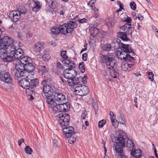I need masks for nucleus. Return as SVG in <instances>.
Segmentation results:
<instances>
[{"mask_svg": "<svg viewBox=\"0 0 158 158\" xmlns=\"http://www.w3.org/2000/svg\"><path fill=\"white\" fill-rule=\"evenodd\" d=\"M51 96L50 97H45L46 99V102L48 104V107L51 109L52 110L57 112V111L61 113L67 112L69 110L70 106L69 103L68 102H66L63 104L58 105L53 100Z\"/></svg>", "mask_w": 158, "mask_h": 158, "instance_id": "f257e3e1", "label": "nucleus"}, {"mask_svg": "<svg viewBox=\"0 0 158 158\" xmlns=\"http://www.w3.org/2000/svg\"><path fill=\"white\" fill-rule=\"evenodd\" d=\"M15 69L16 71L15 73L16 77L19 78L23 76H29V74L33 75L34 74V70L30 69L26 64L19 62L18 60L16 61Z\"/></svg>", "mask_w": 158, "mask_h": 158, "instance_id": "f03ea898", "label": "nucleus"}, {"mask_svg": "<svg viewBox=\"0 0 158 158\" xmlns=\"http://www.w3.org/2000/svg\"><path fill=\"white\" fill-rule=\"evenodd\" d=\"M44 79L41 82V84L44 87L43 90L44 94L42 96L44 98H50L53 95L55 89L54 86H51L48 84L52 81V78L51 75L48 74H47L46 75L44 74Z\"/></svg>", "mask_w": 158, "mask_h": 158, "instance_id": "7ed1b4c3", "label": "nucleus"}, {"mask_svg": "<svg viewBox=\"0 0 158 158\" xmlns=\"http://www.w3.org/2000/svg\"><path fill=\"white\" fill-rule=\"evenodd\" d=\"M115 56L112 53L103 54L99 57V61L102 63H105L108 69L116 68L117 63L115 60Z\"/></svg>", "mask_w": 158, "mask_h": 158, "instance_id": "20e7f679", "label": "nucleus"}, {"mask_svg": "<svg viewBox=\"0 0 158 158\" xmlns=\"http://www.w3.org/2000/svg\"><path fill=\"white\" fill-rule=\"evenodd\" d=\"M24 53L23 51L22 48H17L15 50V52L14 54L11 56H7L5 57L2 58L3 61L5 62H11L15 60H17L19 59L22 56H23Z\"/></svg>", "mask_w": 158, "mask_h": 158, "instance_id": "39448f33", "label": "nucleus"}, {"mask_svg": "<svg viewBox=\"0 0 158 158\" xmlns=\"http://www.w3.org/2000/svg\"><path fill=\"white\" fill-rule=\"evenodd\" d=\"M14 42L10 44L6 48L3 49L2 51H0V55H1L0 56L1 59H2V58L6 57L7 56H11L13 55L14 54H15L14 53L17 48L16 46L15 47L13 45Z\"/></svg>", "mask_w": 158, "mask_h": 158, "instance_id": "423d86ee", "label": "nucleus"}, {"mask_svg": "<svg viewBox=\"0 0 158 158\" xmlns=\"http://www.w3.org/2000/svg\"><path fill=\"white\" fill-rule=\"evenodd\" d=\"M14 41L12 37L5 36L2 38L1 35H0V51L6 48Z\"/></svg>", "mask_w": 158, "mask_h": 158, "instance_id": "0eeeda50", "label": "nucleus"}, {"mask_svg": "<svg viewBox=\"0 0 158 158\" xmlns=\"http://www.w3.org/2000/svg\"><path fill=\"white\" fill-rule=\"evenodd\" d=\"M89 89L87 86L80 84V85L75 87L74 92L76 94L80 96H84L87 94Z\"/></svg>", "mask_w": 158, "mask_h": 158, "instance_id": "6e6552de", "label": "nucleus"}, {"mask_svg": "<svg viewBox=\"0 0 158 158\" xmlns=\"http://www.w3.org/2000/svg\"><path fill=\"white\" fill-rule=\"evenodd\" d=\"M29 76H23L25 78L22 79L19 82V85L23 88L25 89L26 94H29V89L30 85V79Z\"/></svg>", "mask_w": 158, "mask_h": 158, "instance_id": "1a4fd4ad", "label": "nucleus"}, {"mask_svg": "<svg viewBox=\"0 0 158 158\" xmlns=\"http://www.w3.org/2000/svg\"><path fill=\"white\" fill-rule=\"evenodd\" d=\"M1 81L8 85H13V80L11 74L5 71L1 75Z\"/></svg>", "mask_w": 158, "mask_h": 158, "instance_id": "9d476101", "label": "nucleus"}, {"mask_svg": "<svg viewBox=\"0 0 158 158\" xmlns=\"http://www.w3.org/2000/svg\"><path fill=\"white\" fill-rule=\"evenodd\" d=\"M73 71L74 72V74H71V77H70L69 80H67L66 81L68 84L70 86H74L75 85H79L80 83V78L79 77H77L75 79L74 78L76 77L77 75V72L75 70H73Z\"/></svg>", "mask_w": 158, "mask_h": 158, "instance_id": "9b49d317", "label": "nucleus"}, {"mask_svg": "<svg viewBox=\"0 0 158 158\" xmlns=\"http://www.w3.org/2000/svg\"><path fill=\"white\" fill-rule=\"evenodd\" d=\"M61 128L62 132L66 139L68 138L69 136H72V134L76 133L74 131V128L72 126H70L69 125H63Z\"/></svg>", "mask_w": 158, "mask_h": 158, "instance_id": "f8f14e48", "label": "nucleus"}, {"mask_svg": "<svg viewBox=\"0 0 158 158\" xmlns=\"http://www.w3.org/2000/svg\"><path fill=\"white\" fill-rule=\"evenodd\" d=\"M132 26L131 24H125L123 26H119V28L122 29L127 35H130L131 36L135 29L134 27Z\"/></svg>", "mask_w": 158, "mask_h": 158, "instance_id": "ddd939ff", "label": "nucleus"}, {"mask_svg": "<svg viewBox=\"0 0 158 158\" xmlns=\"http://www.w3.org/2000/svg\"><path fill=\"white\" fill-rule=\"evenodd\" d=\"M17 60L19 61V62L26 64L27 65V66H29L30 69L35 70V67L32 64V60L31 58L28 56H23L22 58H21L20 60L19 59Z\"/></svg>", "mask_w": 158, "mask_h": 158, "instance_id": "4468645a", "label": "nucleus"}, {"mask_svg": "<svg viewBox=\"0 0 158 158\" xmlns=\"http://www.w3.org/2000/svg\"><path fill=\"white\" fill-rule=\"evenodd\" d=\"M64 26L66 27V33H72L74 29L77 28V24L76 23V21H68L67 23H64ZM64 26V25H63Z\"/></svg>", "mask_w": 158, "mask_h": 158, "instance_id": "2eb2a0df", "label": "nucleus"}, {"mask_svg": "<svg viewBox=\"0 0 158 158\" xmlns=\"http://www.w3.org/2000/svg\"><path fill=\"white\" fill-rule=\"evenodd\" d=\"M30 83V88L29 89V94L35 93V89L36 87L38 86L39 84V80L38 78H35L32 79H30L29 81Z\"/></svg>", "mask_w": 158, "mask_h": 158, "instance_id": "dca6fc26", "label": "nucleus"}, {"mask_svg": "<svg viewBox=\"0 0 158 158\" xmlns=\"http://www.w3.org/2000/svg\"><path fill=\"white\" fill-rule=\"evenodd\" d=\"M119 134L118 135L117 140L118 141V143L122 147H124L126 144V142L124 136L127 138V136L125 135V132L122 130H119Z\"/></svg>", "mask_w": 158, "mask_h": 158, "instance_id": "f3484780", "label": "nucleus"}, {"mask_svg": "<svg viewBox=\"0 0 158 158\" xmlns=\"http://www.w3.org/2000/svg\"><path fill=\"white\" fill-rule=\"evenodd\" d=\"M121 46H120V49L122 51V53H126V54H128L130 53H132V56H134L135 53L134 51L133 50L131 47L130 45L129 44H125L122 43L121 44Z\"/></svg>", "mask_w": 158, "mask_h": 158, "instance_id": "a211bd4d", "label": "nucleus"}, {"mask_svg": "<svg viewBox=\"0 0 158 158\" xmlns=\"http://www.w3.org/2000/svg\"><path fill=\"white\" fill-rule=\"evenodd\" d=\"M9 17L11 21L16 22L20 18L21 16L16 10H12L10 12Z\"/></svg>", "mask_w": 158, "mask_h": 158, "instance_id": "6ab92c4d", "label": "nucleus"}, {"mask_svg": "<svg viewBox=\"0 0 158 158\" xmlns=\"http://www.w3.org/2000/svg\"><path fill=\"white\" fill-rule=\"evenodd\" d=\"M121 44H122L120 39L118 38L113 40L111 43V45L113 50L120 49Z\"/></svg>", "mask_w": 158, "mask_h": 158, "instance_id": "aec40b11", "label": "nucleus"}, {"mask_svg": "<svg viewBox=\"0 0 158 158\" xmlns=\"http://www.w3.org/2000/svg\"><path fill=\"white\" fill-rule=\"evenodd\" d=\"M44 44L43 42H37L33 46V51L36 53H39L44 49Z\"/></svg>", "mask_w": 158, "mask_h": 158, "instance_id": "412c9836", "label": "nucleus"}, {"mask_svg": "<svg viewBox=\"0 0 158 158\" xmlns=\"http://www.w3.org/2000/svg\"><path fill=\"white\" fill-rule=\"evenodd\" d=\"M117 36L118 38L120 39L122 41L127 42L131 40L128 37V35L124 32L118 31L117 33Z\"/></svg>", "mask_w": 158, "mask_h": 158, "instance_id": "4be33fe9", "label": "nucleus"}, {"mask_svg": "<svg viewBox=\"0 0 158 158\" xmlns=\"http://www.w3.org/2000/svg\"><path fill=\"white\" fill-rule=\"evenodd\" d=\"M54 95V98L56 101H60L66 99L65 96L62 93L59 92H55Z\"/></svg>", "mask_w": 158, "mask_h": 158, "instance_id": "5701e85b", "label": "nucleus"}, {"mask_svg": "<svg viewBox=\"0 0 158 158\" xmlns=\"http://www.w3.org/2000/svg\"><path fill=\"white\" fill-rule=\"evenodd\" d=\"M70 120V116L69 114H67L66 118L63 119H58V121L60 123V125L61 126V127H63V125H69V123Z\"/></svg>", "mask_w": 158, "mask_h": 158, "instance_id": "b1692460", "label": "nucleus"}, {"mask_svg": "<svg viewBox=\"0 0 158 158\" xmlns=\"http://www.w3.org/2000/svg\"><path fill=\"white\" fill-rule=\"evenodd\" d=\"M32 2H34V7L32 8V10L36 12L41 8L42 3L39 1L35 0H33Z\"/></svg>", "mask_w": 158, "mask_h": 158, "instance_id": "393cba45", "label": "nucleus"}, {"mask_svg": "<svg viewBox=\"0 0 158 158\" xmlns=\"http://www.w3.org/2000/svg\"><path fill=\"white\" fill-rule=\"evenodd\" d=\"M114 146H115V149L116 152L120 154L121 158H126V157L125 156L122 154L123 152V150L121 148V146L119 145L117 142H115Z\"/></svg>", "mask_w": 158, "mask_h": 158, "instance_id": "a878e982", "label": "nucleus"}, {"mask_svg": "<svg viewBox=\"0 0 158 158\" xmlns=\"http://www.w3.org/2000/svg\"><path fill=\"white\" fill-rule=\"evenodd\" d=\"M90 33L94 38L98 35L99 34V30L98 29L94 26L91 27L90 29Z\"/></svg>", "mask_w": 158, "mask_h": 158, "instance_id": "bb28decb", "label": "nucleus"}, {"mask_svg": "<svg viewBox=\"0 0 158 158\" xmlns=\"http://www.w3.org/2000/svg\"><path fill=\"white\" fill-rule=\"evenodd\" d=\"M48 52L49 50L47 49H45L43 51V55L42 56V58L45 62L48 61L51 58V56Z\"/></svg>", "mask_w": 158, "mask_h": 158, "instance_id": "cd10ccee", "label": "nucleus"}, {"mask_svg": "<svg viewBox=\"0 0 158 158\" xmlns=\"http://www.w3.org/2000/svg\"><path fill=\"white\" fill-rule=\"evenodd\" d=\"M38 69L39 70V71L41 73L43 77H44V74L47 73L49 71L48 67L43 65H40L39 66Z\"/></svg>", "mask_w": 158, "mask_h": 158, "instance_id": "c85d7f7f", "label": "nucleus"}, {"mask_svg": "<svg viewBox=\"0 0 158 158\" xmlns=\"http://www.w3.org/2000/svg\"><path fill=\"white\" fill-rule=\"evenodd\" d=\"M117 66L116 68H112V69L110 72V74L111 77L114 78H116L118 76V69L117 68Z\"/></svg>", "mask_w": 158, "mask_h": 158, "instance_id": "c756f323", "label": "nucleus"}, {"mask_svg": "<svg viewBox=\"0 0 158 158\" xmlns=\"http://www.w3.org/2000/svg\"><path fill=\"white\" fill-rule=\"evenodd\" d=\"M126 145L127 147L129 148L128 149L130 151H131V149H133L135 147V144L132 140L128 138L127 141Z\"/></svg>", "mask_w": 158, "mask_h": 158, "instance_id": "7c9ffc66", "label": "nucleus"}, {"mask_svg": "<svg viewBox=\"0 0 158 158\" xmlns=\"http://www.w3.org/2000/svg\"><path fill=\"white\" fill-rule=\"evenodd\" d=\"M135 60L134 57L130 55L129 53L126 54L125 55V61L127 62H131L132 63L134 62Z\"/></svg>", "mask_w": 158, "mask_h": 158, "instance_id": "2f4dec72", "label": "nucleus"}, {"mask_svg": "<svg viewBox=\"0 0 158 158\" xmlns=\"http://www.w3.org/2000/svg\"><path fill=\"white\" fill-rule=\"evenodd\" d=\"M16 10L20 15L21 14H25L27 12L26 8L25 7L22 6H19Z\"/></svg>", "mask_w": 158, "mask_h": 158, "instance_id": "473e14b6", "label": "nucleus"}, {"mask_svg": "<svg viewBox=\"0 0 158 158\" xmlns=\"http://www.w3.org/2000/svg\"><path fill=\"white\" fill-rule=\"evenodd\" d=\"M102 49L104 51H109L111 50H113L110 43H106L102 46Z\"/></svg>", "mask_w": 158, "mask_h": 158, "instance_id": "72a5a7b5", "label": "nucleus"}, {"mask_svg": "<svg viewBox=\"0 0 158 158\" xmlns=\"http://www.w3.org/2000/svg\"><path fill=\"white\" fill-rule=\"evenodd\" d=\"M48 6L50 8L53 10H54L58 7V3L56 1H52L49 2L48 4Z\"/></svg>", "mask_w": 158, "mask_h": 158, "instance_id": "f704fd0d", "label": "nucleus"}, {"mask_svg": "<svg viewBox=\"0 0 158 158\" xmlns=\"http://www.w3.org/2000/svg\"><path fill=\"white\" fill-rule=\"evenodd\" d=\"M124 65L127 68V70L128 71L132 70L135 68V64L133 63L131 64L126 63Z\"/></svg>", "mask_w": 158, "mask_h": 158, "instance_id": "c9c22d12", "label": "nucleus"}, {"mask_svg": "<svg viewBox=\"0 0 158 158\" xmlns=\"http://www.w3.org/2000/svg\"><path fill=\"white\" fill-rule=\"evenodd\" d=\"M68 138V141L69 143L70 144L74 143L76 139L75 133L72 134V136H70Z\"/></svg>", "mask_w": 158, "mask_h": 158, "instance_id": "e433bc0d", "label": "nucleus"}, {"mask_svg": "<svg viewBox=\"0 0 158 158\" xmlns=\"http://www.w3.org/2000/svg\"><path fill=\"white\" fill-rule=\"evenodd\" d=\"M64 23L58 27L59 29L60 32L63 35H65L67 33L66 31V27L64 26H63V25H64Z\"/></svg>", "mask_w": 158, "mask_h": 158, "instance_id": "4c0bfd02", "label": "nucleus"}, {"mask_svg": "<svg viewBox=\"0 0 158 158\" xmlns=\"http://www.w3.org/2000/svg\"><path fill=\"white\" fill-rule=\"evenodd\" d=\"M78 68L81 73H83L85 72V65L83 62L82 61L79 63Z\"/></svg>", "mask_w": 158, "mask_h": 158, "instance_id": "58836bf2", "label": "nucleus"}, {"mask_svg": "<svg viewBox=\"0 0 158 158\" xmlns=\"http://www.w3.org/2000/svg\"><path fill=\"white\" fill-rule=\"evenodd\" d=\"M26 153L27 154H31L32 153V150L29 146H26L24 148Z\"/></svg>", "mask_w": 158, "mask_h": 158, "instance_id": "ea45409f", "label": "nucleus"}, {"mask_svg": "<svg viewBox=\"0 0 158 158\" xmlns=\"http://www.w3.org/2000/svg\"><path fill=\"white\" fill-rule=\"evenodd\" d=\"M61 62L64 66L68 67L69 66V64L71 63V60L67 59H65L63 60Z\"/></svg>", "mask_w": 158, "mask_h": 158, "instance_id": "a19ab883", "label": "nucleus"}, {"mask_svg": "<svg viewBox=\"0 0 158 158\" xmlns=\"http://www.w3.org/2000/svg\"><path fill=\"white\" fill-rule=\"evenodd\" d=\"M65 70V69H64L63 71V76H64V77L65 78L68 79V80H69L70 79V77H71V76H68L67 75V74H71V73L69 72L71 70H67V71L66 72H64V71Z\"/></svg>", "mask_w": 158, "mask_h": 158, "instance_id": "79ce46f5", "label": "nucleus"}, {"mask_svg": "<svg viewBox=\"0 0 158 158\" xmlns=\"http://www.w3.org/2000/svg\"><path fill=\"white\" fill-rule=\"evenodd\" d=\"M51 32L55 35H57L60 33L59 29L56 27L55 28H53L51 30Z\"/></svg>", "mask_w": 158, "mask_h": 158, "instance_id": "37998d69", "label": "nucleus"}, {"mask_svg": "<svg viewBox=\"0 0 158 158\" xmlns=\"http://www.w3.org/2000/svg\"><path fill=\"white\" fill-rule=\"evenodd\" d=\"M93 107L94 108L95 112V115L96 116H97V112L98 111V104L97 102H95L93 104Z\"/></svg>", "mask_w": 158, "mask_h": 158, "instance_id": "c03bdc74", "label": "nucleus"}, {"mask_svg": "<svg viewBox=\"0 0 158 158\" xmlns=\"http://www.w3.org/2000/svg\"><path fill=\"white\" fill-rule=\"evenodd\" d=\"M67 52L66 51L61 50L60 55L61 57L64 59H67L69 58L68 56L66 55Z\"/></svg>", "mask_w": 158, "mask_h": 158, "instance_id": "a18cd8bd", "label": "nucleus"}, {"mask_svg": "<svg viewBox=\"0 0 158 158\" xmlns=\"http://www.w3.org/2000/svg\"><path fill=\"white\" fill-rule=\"evenodd\" d=\"M147 75L149 77L148 78L151 81H153L154 80V78H153L154 74L152 72H147Z\"/></svg>", "mask_w": 158, "mask_h": 158, "instance_id": "49530a36", "label": "nucleus"}, {"mask_svg": "<svg viewBox=\"0 0 158 158\" xmlns=\"http://www.w3.org/2000/svg\"><path fill=\"white\" fill-rule=\"evenodd\" d=\"M67 114H69L67 113H60L58 115L59 119H60V118L64 119L65 118H66V117H67Z\"/></svg>", "mask_w": 158, "mask_h": 158, "instance_id": "de8ad7c7", "label": "nucleus"}, {"mask_svg": "<svg viewBox=\"0 0 158 158\" xmlns=\"http://www.w3.org/2000/svg\"><path fill=\"white\" fill-rule=\"evenodd\" d=\"M76 22L77 21H78L79 23H86L88 21V20L87 19L85 18H83L82 19H80L79 18L77 19H76L75 20Z\"/></svg>", "mask_w": 158, "mask_h": 158, "instance_id": "09e8293b", "label": "nucleus"}, {"mask_svg": "<svg viewBox=\"0 0 158 158\" xmlns=\"http://www.w3.org/2000/svg\"><path fill=\"white\" fill-rule=\"evenodd\" d=\"M106 123L105 120L103 119L99 121L98 122V126L99 127L102 128Z\"/></svg>", "mask_w": 158, "mask_h": 158, "instance_id": "8fccbe9b", "label": "nucleus"}, {"mask_svg": "<svg viewBox=\"0 0 158 158\" xmlns=\"http://www.w3.org/2000/svg\"><path fill=\"white\" fill-rule=\"evenodd\" d=\"M111 121L113 126L115 128H117L118 126L119 122L117 120L115 122L114 119H111Z\"/></svg>", "mask_w": 158, "mask_h": 158, "instance_id": "3c124183", "label": "nucleus"}, {"mask_svg": "<svg viewBox=\"0 0 158 158\" xmlns=\"http://www.w3.org/2000/svg\"><path fill=\"white\" fill-rule=\"evenodd\" d=\"M130 6L133 10H135L136 8V4L134 2H130Z\"/></svg>", "mask_w": 158, "mask_h": 158, "instance_id": "603ef678", "label": "nucleus"}, {"mask_svg": "<svg viewBox=\"0 0 158 158\" xmlns=\"http://www.w3.org/2000/svg\"><path fill=\"white\" fill-rule=\"evenodd\" d=\"M79 78L80 80L82 81V82L83 83V84H85L86 83L87 81L86 80L87 78L86 76H85L83 77H79Z\"/></svg>", "mask_w": 158, "mask_h": 158, "instance_id": "864d4df0", "label": "nucleus"}, {"mask_svg": "<svg viewBox=\"0 0 158 158\" xmlns=\"http://www.w3.org/2000/svg\"><path fill=\"white\" fill-rule=\"evenodd\" d=\"M52 144L54 148L57 147L58 146L57 140L56 139H54L52 141Z\"/></svg>", "mask_w": 158, "mask_h": 158, "instance_id": "5fc2aeb1", "label": "nucleus"}, {"mask_svg": "<svg viewBox=\"0 0 158 158\" xmlns=\"http://www.w3.org/2000/svg\"><path fill=\"white\" fill-rule=\"evenodd\" d=\"M125 54L124 53H123L122 52H121L119 55L118 56V58L121 60H124L125 61V55L123 56V55H124Z\"/></svg>", "mask_w": 158, "mask_h": 158, "instance_id": "6e6d98bb", "label": "nucleus"}, {"mask_svg": "<svg viewBox=\"0 0 158 158\" xmlns=\"http://www.w3.org/2000/svg\"><path fill=\"white\" fill-rule=\"evenodd\" d=\"M88 55L86 53H83L82 56V59L84 61H86L87 60Z\"/></svg>", "mask_w": 158, "mask_h": 158, "instance_id": "4d7b16f0", "label": "nucleus"}, {"mask_svg": "<svg viewBox=\"0 0 158 158\" xmlns=\"http://www.w3.org/2000/svg\"><path fill=\"white\" fill-rule=\"evenodd\" d=\"M118 120L119 121L120 123L123 125L125 124V120L124 118H123L122 117H119V118L118 119Z\"/></svg>", "mask_w": 158, "mask_h": 158, "instance_id": "13d9d810", "label": "nucleus"}, {"mask_svg": "<svg viewBox=\"0 0 158 158\" xmlns=\"http://www.w3.org/2000/svg\"><path fill=\"white\" fill-rule=\"evenodd\" d=\"M126 22H127L126 24H131V21H132V19L130 17H128L127 16V18L126 19Z\"/></svg>", "mask_w": 158, "mask_h": 158, "instance_id": "bf43d9fd", "label": "nucleus"}, {"mask_svg": "<svg viewBox=\"0 0 158 158\" xmlns=\"http://www.w3.org/2000/svg\"><path fill=\"white\" fill-rule=\"evenodd\" d=\"M68 67H69V68L65 69L64 72H66H66L67 71V70H68V69H69V70H73V69L75 68V67L74 66H73V65L70 64L69 65V66Z\"/></svg>", "mask_w": 158, "mask_h": 158, "instance_id": "052dcab7", "label": "nucleus"}, {"mask_svg": "<svg viewBox=\"0 0 158 158\" xmlns=\"http://www.w3.org/2000/svg\"><path fill=\"white\" fill-rule=\"evenodd\" d=\"M57 65L59 68L62 69H63L64 68V66L62 65L60 62H59L57 63Z\"/></svg>", "mask_w": 158, "mask_h": 158, "instance_id": "680f3d73", "label": "nucleus"}, {"mask_svg": "<svg viewBox=\"0 0 158 158\" xmlns=\"http://www.w3.org/2000/svg\"><path fill=\"white\" fill-rule=\"evenodd\" d=\"M117 4L119 6L120 8L121 7V8H124L123 4L121 3L120 1H118L117 2Z\"/></svg>", "mask_w": 158, "mask_h": 158, "instance_id": "e2e57ef3", "label": "nucleus"}, {"mask_svg": "<svg viewBox=\"0 0 158 158\" xmlns=\"http://www.w3.org/2000/svg\"><path fill=\"white\" fill-rule=\"evenodd\" d=\"M134 102H135V107L138 108V105H137V97H135L134 98Z\"/></svg>", "mask_w": 158, "mask_h": 158, "instance_id": "0e129e2a", "label": "nucleus"}, {"mask_svg": "<svg viewBox=\"0 0 158 158\" xmlns=\"http://www.w3.org/2000/svg\"><path fill=\"white\" fill-rule=\"evenodd\" d=\"M17 37L19 39L21 40H23V36L21 32L18 33Z\"/></svg>", "mask_w": 158, "mask_h": 158, "instance_id": "69168bd1", "label": "nucleus"}, {"mask_svg": "<svg viewBox=\"0 0 158 158\" xmlns=\"http://www.w3.org/2000/svg\"><path fill=\"white\" fill-rule=\"evenodd\" d=\"M138 15L139 16L137 17V18L138 19L140 20H142L143 19V15H141L140 14Z\"/></svg>", "mask_w": 158, "mask_h": 158, "instance_id": "338daca9", "label": "nucleus"}, {"mask_svg": "<svg viewBox=\"0 0 158 158\" xmlns=\"http://www.w3.org/2000/svg\"><path fill=\"white\" fill-rule=\"evenodd\" d=\"M32 34L30 33L29 32H27L26 33V36L27 38H30L32 37Z\"/></svg>", "mask_w": 158, "mask_h": 158, "instance_id": "774afa93", "label": "nucleus"}]
</instances>
